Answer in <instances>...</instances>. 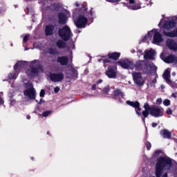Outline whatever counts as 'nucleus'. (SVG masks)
<instances>
[{
  "label": "nucleus",
  "mask_w": 177,
  "mask_h": 177,
  "mask_svg": "<svg viewBox=\"0 0 177 177\" xmlns=\"http://www.w3.org/2000/svg\"><path fill=\"white\" fill-rule=\"evenodd\" d=\"M133 66V68L135 67L137 71H142L145 73H149V71H147V69L149 68V64H147L145 61H138Z\"/></svg>",
  "instance_id": "nucleus-6"
},
{
  "label": "nucleus",
  "mask_w": 177,
  "mask_h": 177,
  "mask_svg": "<svg viewBox=\"0 0 177 177\" xmlns=\"http://www.w3.org/2000/svg\"><path fill=\"white\" fill-rule=\"evenodd\" d=\"M105 74L109 78H115V77H117L115 68L111 66L108 68V70L106 71Z\"/></svg>",
  "instance_id": "nucleus-13"
},
{
  "label": "nucleus",
  "mask_w": 177,
  "mask_h": 177,
  "mask_svg": "<svg viewBox=\"0 0 177 177\" xmlns=\"http://www.w3.org/2000/svg\"><path fill=\"white\" fill-rule=\"evenodd\" d=\"M103 82V80H99L97 82V84H102Z\"/></svg>",
  "instance_id": "nucleus-47"
},
{
  "label": "nucleus",
  "mask_w": 177,
  "mask_h": 177,
  "mask_svg": "<svg viewBox=\"0 0 177 177\" xmlns=\"http://www.w3.org/2000/svg\"><path fill=\"white\" fill-rule=\"evenodd\" d=\"M56 45L59 49L66 48V42H64L63 40H58L56 43Z\"/></svg>",
  "instance_id": "nucleus-24"
},
{
  "label": "nucleus",
  "mask_w": 177,
  "mask_h": 177,
  "mask_svg": "<svg viewBox=\"0 0 177 177\" xmlns=\"http://www.w3.org/2000/svg\"><path fill=\"white\" fill-rule=\"evenodd\" d=\"M24 63H26V62H19L17 64H16L14 66V69L15 70H17V68H20V67H23V64H24Z\"/></svg>",
  "instance_id": "nucleus-26"
},
{
  "label": "nucleus",
  "mask_w": 177,
  "mask_h": 177,
  "mask_svg": "<svg viewBox=\"0 0 177 177\" xmlns=\"http://www.w3.org/2000/svg\"><path fill=\"white\" fill-rule=\"evenodd\" d=\"M42 103H45V100H44L43 99H41L39 102V104H42Z\"/></svg>",
  "instance_id": "nucleus-43"
},
{
  "label": "nucleus",
  "mask_w": 177,
  "mask_h": 177,
  "mask_svg": "<svg viewBox=\"0 0 177 177\" xmlns=\"http://www.w3.org/2000/svg\"><path fill=\"white\" fill-rule=\"evenodd\" d=\"M163 104H164V106H168L171 104V101L169 100H165L163 101Z\"/></svg>",
  "instance_id": "nucleus-32"
},
{
  "label": "nucleus",
  "mask_w": 177,
  "mask_h": 177,
  "mask_svg": "<svg viewBox=\"0 0 177 177\" xmlns=\"http://www.w3.org/2000/svg\"><path fill=\"white\" fill-rule=\"evenodd\" d=\"M162 177H168V173H165Z\"/></svg>",
  "instance_id": "nucleus-48"
},
{
  "label": "nucleus",
  "mask_w": 177,
  "mask_h": 177,
  "mask_svg": "<svg viewBox=\"0 0 177 177\" xmlns=\"http://www.w3.org/2000/svg\"><path fill=\"white\" fill-rule=\"evenodd\" d=\"M165 63H177V57L174 55H169V56L162 59Z\"/></svg>",
  "instance_id": "nucleus-17"
},
{
  "label": "nucleus",
  "mask_w": 177,
  "mask_h": 177,
  "mask_svg": "<svg viewBox=\"0 0 177 177\" xmlns=\"http://www.w3.org/2000/svg\"><path fill=\"white\" fill-rule=\"evenodd\" d=\"M108 2H112L113 0H106Z\"/></svg>",
  "instance_id": "nucleus-56"
},
{
  "label": "nucleus",
  "mask_w": 177,
  "mask_h": 177,
  "mask_svg": "<svg viewBox=\"0 0 177 177\" xmlns=\"http://www.w3.org/2000/svg\"><path fill=\"white\" fill-rule=\"evenodd\" d=\"M167 114H168L169 115H172V109H171V108H169V109L167 110Z\"/></svg>",
  "instance_id": "nucleus-38"
},
{
  "label": "nucleus",
  "mask_w": 177,
  "mask_h": 177,
  "mask_svg": "<svg viewBox=\"0 0 177 177\" xmlns=\"http://www.w3.org/2000/svg\"><path fill=\"white\" fill-rule=\"evenodd\" d=\"M172 167V162L170 158L167 157H160L158 158L157 163L156 164L155 174L156 177H161L164 169L169 170Z\"/></svg>",
  "instance_id": "nucleus-1"
},
{
  "label": "nucleus",
  "mask_w": 177,
  "mask_h": 177,
  "mask_svg": "<svg viewBox=\"0 0 177 177\" xmlns=\"http://www.w3.org/2000/svg\"><path fill=\"white\" fill-rule=\"evenodd\" d=\"M149 114L152 115V117H155L156 118L158 117H162L164 115V109L158 107V106H152L151 108V111Z\"/></svg>",
  "instance_id": "nucleus-8"
},
{
  "label": "nucleus",
  "mask_w": 177,
  "mask_h": 177,
  "mask_svg": "<svg viewBox=\"0 0 177 177\" xmlns=\"http://www.w3.org/2000/svg\"><path fill=\"white\" fill-rule=\"evenodd\" d=\"M161 59H162V55H160Z\"/></svg>",
  "instance_id": "nucleus-59"
},
{
  "label": "nucleus",
  "mask_w": 177,
  "mask_h": 177,
  "mask_svg": "<svg viewBox=\"0 0 177 177\" xmlns=\"http://www.w3.org/2000/svg\"><path fill=\"white\" fill-rule=\"evenodd\" d=\"M153 35V44H160L162 42V36L160 34V32L157 30H152L148 32V36L149 38H152Z\"/></svg>",
  "instance_id": "nucleus-5"
},
{
  "label": "nucleus",
  "mask_w": 177,
  "mask_h": 177,
  "mask_svg": "<svg viewBox=\"0 0 177 177\" xmlns=\"http://www.w3.org/2000/svg\"><path fill=\"white\" fill-rule=\"evenodd\" d=\"M162 102V100H161V98H158V99L156 100L157 104H161Z\"/></svg>",
  "instance_id": "nucleus-40"
},
{
  "label": "nucleus",
  "mask_w": 177,
  "mask_h": 177,
  "mask_svg": "<svg viewBox=\"0 0 177 177\" xmlns=\"http://www.w3.org/2000/svg\"><path fill=\"white\" fill-rule=\"evenodd\" d=\"M131 9H132V10H138V9H140V6L139 5L131 6Z\"/></svg>",
  "instance_id": "nucleus-30"
},
{
  "label": "nucleus",
  "mask_w": 177,
  "mask_h": 177,
  "mask_svg": "<svg viewBox=\"0 0 177 177\" xmlns=\"http://www.w3.org/2000/svg\"><path fill=\"white\" fill-rule=\"evenodd\" d=\"M145 55H144V59L147 60V59L150 60H153L154 59V50L153 48H150L149 50H146L145 51Z\"/></svg>",
  "instance_id": "nucleus-14"
},
{
  "label": "nucleus",
  "mask_w": 177,
  "mask_h": 177,
  "mask_svg": "<svg viewBox=\"0 0 177 177\" xmlns=\"http://www.w3.org/2000/svg\"><path fill=\"white\" fill-rule=\"evenodd\" d=\"M58 17L59 24H66L67 21V18L66 17L64 13H59Z\"/></svg>",
  "instance_id": "nucleus-22"
},
{
  "label": "nucleus",
  "mask_w": 177,
  "mask_h": 177,
  "mask_svg": "<svg viewBox=\"0 0 177 177\" xmlns=\"http://www.w3.org/2000/svg\"><path fill=\"white\" fill-rule=\"evenodd\" d=\"M53 30H55L54 25H47L45 29L46 35H52L53 34Z\"/></svg>",
  "instance_id": "nucleus-20"
},
{
  "label": "nucleus",
  "mask_w": 177,
  "mask_h": 177,
  "mask_svg": "<svg viewBox=\"0 0 177 177\" xmlns=\"http://www.w3.org/2000/svg\"><path fill=\"white\" fill-rule=\"evenodd\" d=\"M133 81L136 85L142 86L145 85V79L142 77V73H132Z\"/></svg>",
  "instance_id": "nucleus-10"
},
{
  "label": "nucleus",
  "mask_w": 177,
  "mask_h": 177,
  "mask_svg": "<svg viewBox=\"0 0 177 177\" xmlns=\"http://www.w3.org/2000/svg\"><path fill=\"white\" fill-rule=\"evenodd\" d=\"M96 84H93L92 86V91H96Z\"/></svg>",
  "instance_id": "nucleus-41"
},
{
  "label": "nucleus",
  "mask_w": 177,
  "mask_h": 177,
  "mask_svg": "<svg viewBox=\"0 0 177 177\" xmlns=\"http://www.w3.org/2000/svg\"><path fill=\"white\" fill-rule=\"evenodd\" d=\"M109 62H110V60H109V59H104V64H106V63H109Z\"/></svg>",
  "instance_id": "nucleus-46"
},
{
  "label": "nucleus",
  "mask_w": 177,
  "mask_h": 177,
  "mask_svg": "<svg viewBox=\"0 0 177 177\" xmlns=\"http://www.w3.org/2000/svg\"><path fill=\"white\" fill-rule=\"evenodd\" d=\"M8 77H9L10 80H15L16 74H15V73H10Z\"/></svg>",
  "instance_id": "nucleus-33"
},
{
  "label": "nucleus",
  "mask_w": 177,
  "mask_h": 177,
  "mask_svg": "<svg viewBox=\"0 0 177 177\" xmlns=\"http://www.w3.org/2000/svg\"><path fill=\"white\" fill-rule=\"evenodd\" d=\"M142 114L145 118H147V117H149V111L145 110L142 111Z\"/></svg>",
  "instance_id": "nucleus-31"
},
{
  "label": "nucleus",
  "mask_w": 177,
  "mask_h": 177,
  "mask_svg": "<svg viewBox=\"0 0 177 177\" xmlns=\"http://www.w3.org/2000/svg\"><path fill=\"white\" fill-rule=\"evenodd\" d=\"M48 52L50 55H57V53H59V51H57V49L52 48L49 49Z\"/></svg>",
  "instance_id": "nucleus-28"
},
{
  "label": "nucleus",
  "mask_w": 177,
  "mask_h": 177,
  "mask_svg": "<svg viewBox=\"0 0 177 177\" xmlns=\"http://www.w3.org/2000/svg\"><path fill=\"white\" fill-rule=\"evenodd\" d=\"M120 95H121L122 97H124L125 96V95L122 93V91H121V90L119 88H117L113 91V96H120Z\"/></svg>",
  "instance_id": "nucleus-25"
},
{
  "label": "nucleus",
  "mask_w": 177,
  "mask_h": 177,
  "mask_svg": "<svg viewBox=\"0 0 177 177\" xmlns=\"http://www.w3.org/2000/svg\"><path fill=\"white\" fill-rule=\"evenodd\" d=\"M87 23L88 19L84 15H80L77 19L75 21V24L77 28H85Z\"/></svg>",
  "instance_id": "nucleus-7"
},
{
  "label": "nucleus",
  "mask_w": 177,
  "mask_h": 177,
  "mask_svg": "<svg viewBox=\"0 0 177 177\" xmlns=\"http://www.w3.org/2000/svg\"><path fill=\"white\" fill-rule=\"evenodd\" d=\"M3 104V100L0 97V105Z\"/></svg>",
  "instance_id": "nucleus-44"
},
{
  "label": "nucleus",
  "mask_w": 177,
  "mask_h": 177,
  "mask_svg": "<svg viewBox=\"0 0 177 177\" xmlns=\"http://www.w3.org/2000/svg\"><path fill=\"white\" fill-rule=\"evenodd\" d=\"M71 30L67 26L59 30V36L64 39V41H68L70 38H71Z\"/></svg>",
  "instance_id": "nucleus-3"
},
{
  "label": "nucleus",
  "mask_w": 177,
  "mask_h": 177,
  "mask_svg": "<svg viewBox=\"0 0 177 177\" xmlns=\"http://www.w3.org/2000/svg\"><path fill=\"white\" fill-rule=\"evenodd\" d=\"M76 6H80V5L78 3H76Z\"/></svg>",
  "instance_id": "nucleus-57"
},
{
  "label": "nucleus",
  "mask_w": 177,
  "mask_h": 177,
  "mask_svg": "<svg viewBox=\"0 0 177 177\" xmlns=\"http://www.w3.org/2000/svg\"><path fill=\"white\" fill-rule=\"evenodd\" d=\"M129 3H135V0H129Z\"/></svg>",
  "instance_id": "nucleus-45"
},
{
  "label": "nucleus",
  "mask_w": 177,
  "mask_h": 177,
  "mask_svg": "<svg viewBox=\"0 0 177 177\" xmlns=\"http://www.w3.org/2000/svg\"><path fill=\"white\" fill-rule=\"evenodd\" d=\"M174 142H175L176 143H177V139H176V138L174 139Z\"/></svg>",
  "instance_id": "nucleus-55"
},
{
  "label": "nucleus",
  "mask_w": 177,
  "mask_h": 177,
  "mask_svg": "<svg viewBox=\"0 0 177 177\" xmlns=\"http://www.w3.org/2000/svg\"><path fill=\"white\" fill-rule=\"evenodd\" d=\"M109 59H113V60H118L120 59V53H112L108 55Z\"/></svg>",
  "instance_id": "nucleus-23"
},
{
  "label": "nucleus",
  "mask_w": 177,
  "mask_h": 177,
  "mask_svg": "<svg viewBox=\"0 0 177 177\" xmlns=\"http://www.w3.org/2000/svg\"><path fill=\"white\" fill-rule=\"evenodd\" d=\"M49 77L53 82H62V81L64 80V74L62 72L50 73Z\"/></svg>",
  "instance_id": "nucleus-9"
},
{
  "label": "nucleus",
  "mask_w": 177,
  "mask_h": 177,
  "mask_svg": "<svg viewBox=\"0 0 177 177\" xmlns=\"http://www.w3.org/2000/svg\"><path fill=\"white\" fill-rule=\"evenodd\" d=\"M171 96H172V97H176V94L173 93V94L171 95Z\"/></svg>",
  "instance_id": "nucleus-50"
},
{
  "label": "nucleus",
  "mask_w": 177,
  "mask_h": 177,
  "mask_svg": "<svg viewBox=\"0 0 177 177\" xmlns=\"http://www.w3.org/2000/svg\"><path fill=\"white\" fill-rule=\"evenodd\" d=\"M27 120H30L31 118V116L30 115H28L26 116Z\"/></svg>",
  "instance_id": "nucleus-49"
},
{
  "label": "nucleus",
  "mask_w": 177,
  "mask_h": 177,
  "mask_svg": "<svg viewBox=\"0 0 177 177\" xmlns=\"http://www.w3.org/2000/svg\"><path fill=\"white\" fill-rule=\"evenodd\" d=\"M57 63H59L61 66H67L68 64V57H58L57 58Z\"/></svg>",
  "instance_id": "nucleus-15"
},
{
  "label": "nucleus",
  "mask_w": 177,
  "mask_h": 177,
  "mask_svg": "<svg viewBox=\"0 0 177 177\" xmlns=\"http://www.w3.org/2000/svg\"><path fill=\"white\" fill-rule=\"evenodd\" d=\"M142 121H143V122H146V120L145 119V118H142Z\"/></svg>",
  "instance_id": "nucleus-53"
},
{
  "label": "nucleus",
  "mask_w": 177,
  "mask_h": 177,
  "mask_svg": "<svg viewBox=\"0 0 177 177\" xmlns=\"http://www.w3.org/2000/svg\"><path fill=\"white\" fill-rule=\"evenodd\" d=\"M127 104H128L129 106H131V107H134L136 114L139 117H140L142 113H140V111L142 110V109H140V103H139V102H138V101H136V102L127 101Z\"/></svg>",
  "instance_id": "nucleus-11"
},
{
  "label": "nucleus",
  "mask_w": 177,
  "mask_h": 177,
  "mask_svg": "<svg viewBox=\"0 0 177 177\" xmlns=\"http://www.w3.org/2000/svg\"><path fill=\"white\" fill-rule=\"evenodd\" d=\"M47 135H49V131L47 132Z\"/></svg>",
  "instance_id": "nucleus-58"
},
{
  "label": "nucleus",
  "mask_w": 177,
  "mask_h": 177,
  "mask_svg": "<svg viewBox=\"0 0 177 177\" xmlns=\"http://www.w3.org/2000/svg\"><path fill=\"white\" fill-rule=\"evenodd\" d=\"M59 91H60V88H59V86H57L54 88L55 93H58Z\"/></svg>",
  "instance_id": "nucleus-39"
},
{
  "label": "nucleus",
  "mask_w": 177,
  "mask_h": 177,
  "mask_svg": "<svg viewBox=\"0 0 177 177\" xmlns=\"http://www.w3.org/2000/svg\"><path fill=\"white\" fill-rule=\"evenodd\" d=\"M160 136H162L164 139H171L172 138V133L165 129L160 131Z\"/></svg>",
  "instance_id": "nucleus-16"
},
{
  "label": "nucleus",
  "mask_w": 177,
  "mask_h": 177,
  "mask_svg": "<svg viewBox=\"0 0 177 177\" xmlns=\"http://www.w3.org/2000/svg\"><path fill=\"white\" fill-rule=\"evenodd\" d=\"M50 113H51L50 111H46L42 113V115H43V117H48V115H49V114H50Z\"/></svg>",
  "instance_id": "nucleus-34"
},
{
  "label": "nucleus",
  "mask_w": 177,
  "mask_h": 177,
  "mask_svg": "<svg viewBox=\"0 0 177 177\" xmlns=\"http://www.w3.org/2000/svg\"><path fill=\"white\" fill-rule=\"evenodd\" d=\"M118 63L123 68H130V70H132L134 67L133 62L131 61H129V59H124V60H123L122 62H119Z\"/></svg>",
  "instance_id": "nucleus-12"
},
{
  "label": "nucleus",
  "mask_w": 177,
  "mask_h": 177,
  "mask_svg": "<svg viewBox=\"0 0 177 177\" xmlns=\"http://www.w3.org/2000/svg\"><path fill=\"white\" fill-rule=\"evenodd\" d=\"M111 90V88L110 87V86H107L103 88L102 93L104 95H109V91Z\"/></svg>",
  "instance_id": "nucleus-27"
},
{
  "label": "nucleus",
  "mask_w": 177,
  "mask_h": 177,
  "mask_svg": "<svg viewBox=\"0 0 177 177\" xmlns=\"http://www.w3.org/2000/svg\"><path fill=\"white\" fill-rule=\"evenodd\" d=\"M157 125H158V124L156 123V122H153L152 123V127L153 128H156V127H157Z\"/></svg>",
  "instance_id": "nucleus-42"
},
{
  "label": "nucleus",
  "mask_w": 177,
  "mask_h": 177,
  "mask_svg": "<svg viewBox=\"0 0 177 177\" xmlns=\"http://www.w3.org/2000/svg\"><path fill=\"white\" fill-rule=\"evenodd\" d=\"M0 96H2V93H0Z\"/></svg>",
  "instance_id": "nucleus-60"
},
{
  "label": "nucleus",
  "mask_w": 177,
  "mask_h": 177,
  "mask_svg": "<svg viewBox=\"0 0 177 177\" xmlns=\"http://www.w3.org/2000/svg\"><path fill=\"white\" fill-rule=\"evenodd\" d=\"M119 1H121V0H112V2H118Z\"/></svg>",
  "instance_id": "nucleus-51"
},
{
  "label": "nucleus",
  "mask_w": 177,
  "mask_h": 177,
  "mask_svg": "<svg viewBox=\"0 0 177 177\" xmlns=\"http://www.w3.org/2000/svg\"><path fill=\"white\" fill-rule=\"evenodd\" d=\"M162 24V21H160L158 26H161Z\"/></svg>",
  "instance_id": "nucleus-52"
},
{
  "label": "nucleus",
  "mask_w": 177,
  "mask_h": 177,
  "mask_svg": "<svg viewBox=\"0 0 177 177\" xmlns=\"http://www.w3.org/2000/svg\"><path fill=\"white\" fill-rule=\"evenodd\" d=\"M26 88H28L24 91V96H26L30 100H35V97H37V91L34 86H32V83L25 84Z\"/></svg>",
  "instance_id": "nucleus-2"
},
{
  "label": "nucleus",
  "mask_w": 177,
  "mask_h": 177,
  "mask_svg": "<svg viewBox=\"0 0 177 177\" xmlns=\"http://www.w3.org/2000/svg\"><path fill=\"white\" fill-rule=\"evenodd\" d=\"M144 109H145L146 111H149V113H150L151 107H150V105H149L148 103H146V104L144 105Z\"/></svg>",
  "instance_id": "nucleus-29"
},
{
  "label": "nucleus",
  "mask_w": 177,
  "mask_h": 177,
  "mask_svg": "<svg viewBox=\"0 0 177 177\" xmlns=\"http://www.w3.org/2000/svg\"><path fill=\"white\" fill-rule=\"evenodd\" d=\"M176 26V23L174 21H168L163 24V28L166 30H169L171 28H174Z\"/></svg>",
  "instance_id": "nucleus-21"
},
{
  "label": "nucleus",
  "mask_w": 177,
  "mask_h": 177,
  "mask_svg": "<svg viewBox=\"0 0 177 177\" xmlns=\"http://www.w3.org/2000/svg\"><path fill=\"white\" fill-rule=\"evenodd\" d=\"M40 68L41 66L39 65L38 61H32L30 64V69L28 70L27 74L30 77H34V75H37V74H38Z\"/></svg>",
  "instance_id": "nucleus-4"
},
{
  "label": "nucleus",
  "mask_w": 177,
  "mask_h": 177,
  "mask_svg": "<svg viewBox=\"0 0 177 177\" xmlns=\"http://www.w3.org/2000/svg\"><path fill=\"white\" fill-rule=\"evenodd\" d=\"M40 97H45V90L41 89L39 93Z\"/></svg>",
  "instance_id": "nucleus-35"
},
{
  "label": "nucleus",
  "mask_w": 177,
  "mask_h": 177,
  "mask_svg": "<svg viewBox=\"0 0 177 177\" xmlns=\"http://www.w3.org/2000/svg\"><path fill=\"white\" fill-rule=\"evenodd\" d=\"M29 38H30V35H25V37H24V42H27V41H28Z\"/></svg>",
  "instance_id": "nucleus-37"
},
{
  "label": "nucleus",
  "mask_w": 177,
  "mask_h": 177,
  "mask_svg": "<svg viewBox=\"0 0 177 177\" xmlns=\"http://www.w3.org/2000/svg\"><path fill=\"white\" fill-rule=\"evenodd\" d=\"M167 46L171 50H177V44L175 40L168 39L167 41Z\"/></svg>",
  "instance_id": "nucleus-18"
},
{
  "label": "nucleus",
  "mask_w": 177,
  "mask_h": 177,
  "mask_svg": "<svg viewBox=\"0 0 177 177\" xmlns=\"http://www.w3.org/2000/svg\"><path fill=\"white\" fill-rule=\"evenodd\" d=\"M147 39V37H145L144 39H143V41H146V39Z\"/></svg>",
  "instance_id": "nucleus-54"
},
{
  "label": "nucleus",
  "mask_w": 177,
  "mask_h": 177,
  "mask_svg": "<svg viewBox=\"0 0 177 177\" xmlns=\"http://www.w3.org/2000/svg\"><path fill=\"white\" fill-rule=\"evenodd\" d=\"M163 78L168 84H171V82H172L171 81V73L169 72V68L165 70V73H163Z\"/></svg>",
  "instance_id": "nucleus-19"
},
{
  "label": "nucleus",
  "mask_w": 177,
  "mask_h": 177,
  "mask_svg": "<svg viewBox=\"0 0 177 177\" xmlns=\"http://www.w3.org/2000/svg\"><path fill=\"white\" fill-rule=\"evenodd\" d=\"M146 147L147 150H150V149H151V144L149 142H147L146 143Z\"/></svg>",
  "instance_id": "nucleus-36"
}]
</instances>
